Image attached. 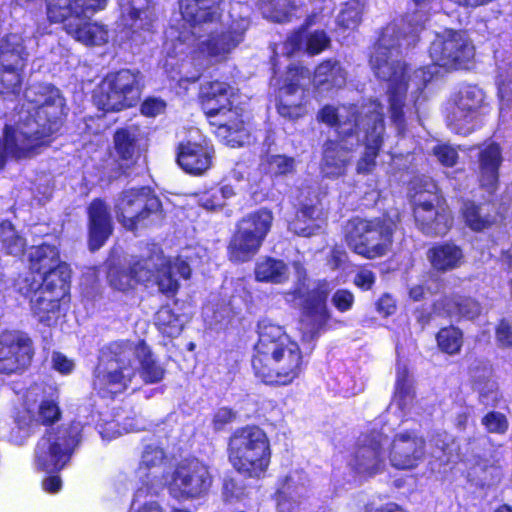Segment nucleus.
<instances>
[{"label": "nucleus", "mask_w": 512, "mask_h": 512, "mask_svg": "<svg viewBox=\"0 0 512 512\" xmlns=\"http://www.w3.org/2000/svg\"><path fill=\"white\" fill-rule=\"evenodd\" d=\"M273 220L274 217L272 211L267 208H261L247 214L238 222V224L264 242L272 227Z\"/></svg>", "instance_id": "43"}, {"label": "nucleus", "mask_w": 512, "mask_h": 512, "mask_svg": "<svg viewBox=\"0 0 512 512\" xmlns=\"http://www.w3.org/2000/svg\"><path fill=\"white\" fill-rule=\"evenodd\" d=\"M481 423L490 433L504 434L509 427L506 416L496 411L487 413Z\"/></svg>", "instance_id": "58"}, {"label": "nucleus", "mask_w": 512, "mask_h": 512, "mask_svg": "<svg viewBox=\"0 0 512 512\" xmlns=\"http://www.w3.org/2000/svg\"><path fill=\"white\" fill-rule=\"evenodd\" d=\"M484 100L483 91L476 86L462 88L449 104L447 121L450 129L468 135L478 125L479 109Z\"/></svg>", "instance_id": "20"}, {"label": "nucleus", "mask_w": 512, "mask_h": 512, "mask_svg": "<svg viewBox=\"0 0 512 512\" xmlns=\"http://www.w3.org/2000/svg\"><path fill=\"white\" fill-rule=\"evenodd\" d=\"M228 447L229 460L241 474L259 477L270 464L269 439L258 426H245L235 430Z\"/></svg>", "instance_id": "7"}, {"label": "nucleus", "mask_w": 512, "mask_h": 512, "mask_svg": "<svg viewBox=\"0 0 512 512\" xmlns=\"http://www.w3.org/2000/svg\"><path fill=\"white\" fill-rule=\"evenodd\" d=\"M237 413L228 407L219 408L212 419V426L215 431H221L228 424L235 421Z\"/></svg>", "instance_id": "64"}, {"label": "nucleus", "mask_w": 512, "mask_h": 512, "mask_svg": "<svg viewBox=\"0 0 512 512\" xmlns=\"http://www.w3.org/2000/svg\"><path fill=\"white\" fill-rule=\"evenodd\" d=\"M365 1H347L337 16V24L345 29H355L361 21Z\"/></svg>", "instance_id": "51"}, {"label": "nucleus", "mask_w": 512, "mask_h": 512, "mask_svg": "<svg viewBox=\"0 0 512 512\" xmlns=\"http://www.w3.org/2000/svg\"><path fill=\"white\" fill-rule=\"evenodd\" d=\"M262 165L274 176L288 175L295 171V159L286 155H267Z\"/></svg>", "instance_id": "55"}, {"label": "nucleus", "mask_w": 512, "mask_h": 512, "mask_svg": "<svg viewBox=\"0 0 512 512\" xmlns=\"http://www.w3.org/2000/svg\"><path fill=\"white\" fill-rule=\"evenodd\" d=\"M82 429L80 422H73L68 426L48 430L36 444L35 468L47 473L62 470L80 442Z\"/></svg>", "instance_id": "9"}, {"label": "nucleus", "mask_w": 512, "mask_h": 512, "mask_svg": "<svg viewBox=\"0 0 512 512\" xmlns=\"http://www.w3.org/2000/svg\"><path fill=\"white\" fill-rule=\"evenodd\" d=\"M61 410L57 397L48 395L42 385H31L23 394L22 406L14 415V426L9 432L11 443L21 446L40 425H51L59 421Z\"/></svg>", "instance_id": "6"}, {"label": "nucleus", "mask_w": 512, "mask_h": 512, "mask_svg": "<svg viewBox=\"0 0 512 512\" xmlns=\"http://www.w3.org/2000/svg\"><path fill=\"white\" fill-rule=\"evenodd\" d=\"M309 70L302 67L290 68L286 83L279 90L277 110L280 116L289 120H295L305 115L303 105L304 92L301 89L305 85L304 80H309Z\"/></svg>", "instance_id": "24"}, {"label": "nucleus", "mask_w": 512, "mask_h": 512, "mask_svg": "<svg viewBox=\"0 0 512 512\" xmlns=\"http://www.w3.org/2000/svg\"><path fill=\"white\" fill-rule=\"evenodd\" d=\"M330 39L324 31L316 30L311 33L298 31L293 33L281 45L275 46L273 49L272 64L276 69L277 58L279 56L290 57L296 51L305 47V51L311 55L318 54L328 47Z\"/></svg>", "instance_id": "27"}, {"label": "nucleus", "mask_w": 512, "mask_h": 512, "mask_svg": "<svg viewBox=\"0 0 512 512\" xmlns=\"http://www.w3.org/2000/svg\"><path fill=\"white\" fill-rule=\"evenodd\" d=\"M153 21V13L149 9H137L132 6L122 12L123 25L131 30L132 35L150 32Z\"/></svg>", "instance_id": "45"}, {"label": "nucleus", "mask_w": 512, "mask_h": 512, "mask_svg": "<svg viewBox=\"0 0 512 512\" xmlns=\"http://www.w3.org/2000/svg\"><path fill=\"white\" fill-rule=\"evenodd\" d=\"M469 372L473 386L493 378L491 366L483 361L475 360L470 365Z\"/></svg>", "instance_id": "61"}, {"label": "nucleus", "mask_w": 512, "mask_h": 512, "mask_svg": "<svg viewBox=\"0 0 512 512\" xmlns=\"http://www.w3.org/2000/svg\"><path fill=\"white\" fill-rule=\"evenodd\" d=\"M252 367L264 383L288 385L303 371L302 352L282 326L264 319L258 324Z\"/></svg>", "instance_id": "4"}, {"label": "nucleus", "mask_w": 512, "mask_h": 512, "mask_svg": "<svg viewBox=\"0 0 512 512\" xmlns=\"http://www.w3.org/2000/svg\"><path fill=\"white\" fill-rule=\"evenodd\" d=\"M27 53L22 36L7 35L0 43V68L22 69Z\"/></svg>", "instance_id": "39"}, {"label": "nucleus", "mask_w": 512, "mask_h": 512, "mask_svg": "<svg viewBox=\"0 0 512 512\" xmlns=\"http://www.w3.org/2000/svg\"><path fill=\"white\" fill-rule=\"evenodd\" d=\"M394 227L387 219L353 218L345 226L346 242L355 253L373 259L386 253Z\"/></svg>", "instance_id": "12"}, {"label": "nucleus", "mask_w": 512, "mask_h": 512, "mask_svg": "<svg viewBox=\"0 0 512 512\" xmlns=\"http://www.w3.org/2000/svg\"><path fill=\"white\" fill-rule=\"evenodd\" d=\"M230 87L219 81L207 82L201 86V104L211 124L218 127V133L225 137L240 132L244 123L236 110L231 109Z\"/></svg>", "instance_id": "14"}, {"label": "nucleus", "mask_w": 512, "mask_h": 512, "mask_svg": "<svg viewBox=\"0 0 512 512\" xmlns=\"http://www.w3.org/2000/svg\"><path fill=\"white\" fill-rule=\"evenodd\" d=\"M33 349L31 340L19 331L0 334V372L14 373L31 362Z\"/></svg>", "instance_id": "23"}, {"label": "nucleus", "mask_w": 512, "mask_h": 512, "mask_svg": "<svg viewBox=\"0 0 512 512\" xmlns=\"http://www.w3.org/2000/svg\"><path fill=\"white\" fill-rule=\"evenodd\" d=\"M151 261L154 266H157L153 278H155L159 291L163 294L173 296L178 291L179 282L176 274L184 279L190 277V266L182 259L177 258L171 261L162 253H157Z\"/></svg>", "instance_id": "28"}, {"label": "nucleus", "mask_w": 512, "mask_h": 512, "mask_svg": "<svg viewBox=\"0 0 512 512\" xmlns=\"http://www.w3.org/2000/svg\"><path fill=\"white\" fill-rule=\"evenodd\" d=\"M310 480L302 470H294L279 481L275 493L278 512H295L294 503L308 495Z\"/></svg>", "instance_id": "29"}, {"label": "nucleus", "mask_w": 512, "mask_h": 512, "mask_svg": "<svg viewBox=\"0 0 512 512\" xmlns=\"http://www.w3.org/2000/svg\"><path fill=\"white\" fill-rule=\"evenodd\" d=\"M0 242L6 254L21 256L26 248V240L7 221L0 224Z\"/></svg>", "instance_id": "46"}, {"label": "nucleus", "mask_w": 512, "mask_h": 512, "mask_svg": "<svg viewBox=\"0 0 512 512\" xmlns=\"http://www.w3.org/2000/svg\"><path fill=\"white\" fill-rule=\"evenodd\" d=\"M371 103L378 102L371 100L360 107L350 105L335 108L326 105L319 111L317 117L321 122L336 127L340 139L353 138L356 137L354 133L369 120V117L366 116L367 109L363 110V108L368 107Z\"/></svg>", "instance_id": "25"}, {"label": "nucleus", "mask_w": 512, "mask_h": 512, "mask_svg": "<svg viewBox=\"0 0 512 512\" xmlns=\"http://www.w3.org/2000/svg\"><path fill=\"white\" fill-rule=\"evenodd\" d=\"M112 232L108 208L101 200H94L89 206V246L99 249Z\"/></svg>", "instance_id": "35"}, {"label": "nucleus", "mask_w": 512, "mask_h": 512, "mask_svg": "<svg viewBox=\"0 0 512 512\" xmlns=\"http://www.w3.org/2000/svg\"><path fill=\"white\" fill-rule=\"evenodd\" d=\"M33 293L31 298V309L39 322L47 326L52 325L58 318L59 297L64 295L59 288H47L42 286L39 289L31 291L27 296Z\"/></svg>", "instance_id": "33"}, {"label": "nucleus", "mask_w": 512, "mask_h": 512, "mask_svg": "<svg viewBox=\"0 0 512 512\" xmlns=\"http://www.w3.org/2000/svg\"><path fill=\"white\" fill-rule=\"evenodd\" d=\"M427 257L432 267L439 272H447L459 268L464 263L461 247L452 242L434 245L428 250Z\"/></svg>", "instance_id": "36"}, {"label": "nucleus", "mask_w": 512, "mask_h": 512, "mask_svg": "<svg viewBox=\"0 0 512 512\" xmlns=\"http://www.w3.org/2000/svg\"><path fill=\"white\" fill-rule=\"evenodd\" d=\"M141 95V76L122 69L109 73L94 93V102L103 111H121L134 106Z\"/></svg>", "instance_id": "13"}, {"label": "nucleus", "mask_w": 512, "mask_h": 512, "mask_svg": "<svg viewBox=\"0 0 512 512\" xmlns=\"http://www.w3.org/2000/svg\"><path fill=\"white\" fill-rule=\"evenodd\" d=\"M388 459L396 469H413L425 456V440L414 431L396 433L392 440L388 439Z\"/></svg>", "instance_id": "22"}, {"label": "nucleus", "mask_w": 512, "mask_h": 512, "mask_svg": "<svg viewBox=\"0 0 512 512\" xmlns=\"http://www.w3.org/2000/svg\"><path fill=\"white\" fill-rule=\"evenodd\" d=\"M469 372L473 386L493 378L491 366L483 361L475 360L470 365Z\"/></svg>", "instance_id": "60"}, {"label": "nucleus", "mask_w": 512, "mask_h": 512, "mask_svg": "<svg viewBox=\"0 0 512 512\" xmlns=\"http://www.w3.org/2000/svg\"><path fill=\"white\" fill-rule=\"evenodd\" d=\"M429 55L437 66L458 69L473 58L474 47L464 32L447 29L435 36Z\"/></svg>", "instance_id": "17"}, {"label": "nucleus", "mask_w": 512, "mask_h": 512, "mask_svg": "<svg viewBox=\"0 0 512 512\" xmlns=\"http://www.w3.org/2000/svg\"><path fill=\"white\" fill-rule=\"evenodd\" d=\"M31 278L25 277L17 283L20 293L28 295L31 291L45 286L66 291L70 279V269L60 262L59 252L55 246L43 244L33 247L29 253Z\"/></svg>", "instance_id": "10"}, {"label": "nucleus", "mask_w": 512, "mask_h": 512, "mask_svg": "<svg viewBox=\"0 0 512 512\" xmlns=\"http://www.w3.org/2000/svg\"><path fill=\"white\" fill-rule=\"evenodd\" d=\"M260 7L263 16L274 22L288 20L294 9L293 0H261Z\"/></svg>", "instance_id": "50"}, {"label": "nucleus", "mask_w": 512, "mask_h": 512, "mask_svg": "<svg viewBox=\"0 0 512 512\" xmlns=\"http://www.w3.org/2000/svg\"><path fill=\"white\" fill-rule=\"evenodd\" d=\"M414 217L418 228L426 235H445L452 226V216L445 201L438 195L433 182L413 197Z\"/></svg>", "instance_id": "15"}, {"label": "nucleus", "mask_w": 512, "mask_h": 512, "mask_svg": "<svg viewBox=\"0 0 512 512\" xmlns=\"http://www.w3.org/2000/svg\"><path fill=\"white\" fill-rule=\"evenodd\" d=\"M434 308L439 313L443 312L452 317L468 319L475 318L481 312V307L475 300L462 296L445 297L438 301Z\"/></svg>", "instance_id": "42"}, {"label": "nucleus", "mask_w": 512, "mask_h": 512, "mask_svg": "<svg viewBox=\"0 0 512 512\" xmlns=\"http://www.w3.org/2000/svg\"><path fill=\"white\" fill-rule=\"evenodd\" d=\"M158 252H154L148 258H137L133 257L130 261V270L134 275L137 283H144L150 281L157 269V266L153 265L152 258Z\"/></svg>", "instance_id": "56"}, {"label": "nucleus", "mask_w": 512, "mask_h": 512, "mask_svg": "<svg viewBox=\"0 0 512 512\" xmlns=\"http://www.w3.org/2000/svg\"><path fill=\"white\" fill-rule=\"evenodd\" d=\"M153 494L151 491H147L144 487L138 488L135 493L134 500L132 502V512H162L158 503L154 501H149L144 504H140L141 499L144 498L147 494Z\"/></svg>", "instance_id": "62"}, {"label": "nucleus", "mask_w": 512, "mask_h": 512, "mask_svg": "<svg viewBox=\"0 0 512 512\" xmlns=\"http://www.w3.org/2000/svg\"><path fill=\"white\" fill-rule=\"evenodd\" d=\"M317 209L313 205H304L297 212L296 219L290 223V230L295 234L309 237L315 233L319 227L314 224V215Z\"/></svg>", "instance_id": "49"}, {"label": "nucleus", "mask_w": 512, "mask_h": 512, "mask_svg": "<svg viewBox=\"0 0 512 512\" xmlns=\"http://www.w3.org/2000/svg\"><path fill=\"white\" fill-rule=\"evenodd\" d=\"M212 157L213 149L206 140L188 141L180 144L177 161L186 172L202 174L211 166Z\"/></svg>", "instance_id": "31"}, {"label": "nucleus", "mask_w": 512, "mask_h": 512, "mask_svg": "<svg viewBox=\"0 0 512 512\" xmlns=\"http://www.w3.org/2000/svg\"><path fill=\"white\" fill-rule=\"evenodd\" d=\"M108 279L115 289L124 291L133 287L137 281L129 269L112 268L108 273Z\"/></svg>", "instance_id": "57"}, {"label": "nucleus", "mask_w": 512, "mask_h": 512, "mask_svg": "<svg viewBox=\"0 0 512 512\" xmlns=\"http://www.w3.org/2000/svg\"><path fill=\"white\" fill-rule=\"evenodd\" d=\"M293 266L299 283L293 290L284 293V299L291 306L304 311L301 329L304 338L312 340L319 335L329 318L326 306L328 289L320 286L315 290H309L302 281L304 268L299 262H294Z\"/></svg>", "instance_id": "11"}, {"label": "nucleus", "mask_w": 512, "mask_h": 512, "mask_svg": "<svg viewBox=\"0 0 512 512\" xmlns=\"http://www.w3.org/2000/svg\"><path fill=\"white\" fill-rule=\"evenodd\" d=\"M47 14L53 22L66 21L65 30L84 45H102L108 41L107 29L88 19L104 9L108 0H46Z\"/></svg>", "instance_id": "5"}, {"label": "nucleus", "mask_w": 512, "mask_h": 512, "mask_svg": "<svg viewBox=\"0 0 512 512\" xmlns=\"http://www.w3.org/2000/svg\"><path fill=\"white\" fill-rule=\"evenodd\" d=\"M498 95L502 102L500 115L503 116L504 102L512 103V61L498 65L497 75Z\"/></svg>", "instance_id": "52"}, {"label": "nucleus", "mask_w": 512, "mask_h": 512, "mask_svg": "<svg viewBox=\"0 0 512 512\" xmlns=\"http://www.w3.org/2000/svg\"><path fill=\"white\" fill-rule=\"evenodd\" d=\"M473 388L478 392L480 401L483 404L489 405L497 401L498 384L493 378L481 382L473 386Z\"/></svg>", "instance_id": "59"}, {"label": "nucleus", "mask_w": 512, "mask_h": 512, "mask_svg": "<svg viewBox=\"0 0 512 512\" xmlns=\"http://www.w3.org/2000/svg\"><path fill=\"white\" fill-rule=\"evenodd\" d=\"M65 104L59 89L46 83L27 87L15 127L6 126L4 149L6 155L22 158L51 142V136L59 131Z\"/></svg>", "instance_id": "2"}, {"label": "nucleus", "mask_w": 512, "mask_h": 512, "mask_svg": "<svg viewBox=\"0 0 512 512\" xmlns=\"http://www.w3.org/2000/svg\"><path fill=\"white\" fill-rule=\"evenodd\" d=\"M465 224L473 231L479 232L488 229L496 222V214L490 204H476L466 201L461 208Z\"/></svg>", "instance_id": "40"}, {"label": "nucleus", "mask_w": 512, "mask_h": 512, "mask_svg": "<svg viewBox=\"0 0 512 512\" xmlns=\"http://www.w3.org/2000/svg\"><path fill=\"white\" fill-rule=\"evenodd\" d=\"M94 371L93 388L102 396L123 392L132 383L137 368L132 360L135 353L133 341H116L108 346Z\"/></svg>", "instance_id": "8"}, {"label": "nucleus", "mask_w": 512, "mask_h": 512, "mask_svg": "<svg viewBox=\"0 0 512 512\" xmlns=\"http://www.w3.org/2000/svg\"><path fill=\"white\" fill-rule=\"evenodd\" d=\"M437 343L443 352L456 354L463 344L462 332L456 327L443 328L437 334Z\"/></svg>", "instance_id": "53"}, {"label": "nucleus", "mask_w": 512, "mask_h": 512, "mask_svg": "<svg viewBox=\"0 0 512 512\" xmlns=\"http://www.w3.org/2000/svg\"><path fill=\"white\" fill-rule=\"evenodd\" d=\"M21 69L0 68V96L4 99L17 96L21 85Z\"/></svg>", "instance_id": "54"}, {"label": "nucleus", "mask_w": 512, "mask_h": 512, "mask_svg": "<svg viewBox=\"0 0 512 512\" xmlns=\"http://www.w3.org/2000/svg\"><path fill=\"white\" fill-rule=\"evenodd\" d=\"M389 411H399L403 417L420 413L408 369L405 365L398 364L397 366L395 392L389 405Z\"/></svg>", "instance_id": "32"}, {"label": "nucleus", "mask_w": 512, "mask_h": 512, "mask_svg": "<svg viewBox=\"0 0 512 512\" xmlns=\"http://www.w3.org/2000/svg\"><path fill=\"white\" fill-rule=\"evenodd\" d=\"M165 461L163 449L157 445H147L141 456L137 475L147 491L158 493L164 486L160 477V468Z\"/></svg>", "instance_id": "30"}, {"label": "nucleus", "mask_w": 512, "mask_h": 512, "mask_svg": "<svg viewBox=\"0 0 512 512\" xmlns=\"http://www.w3.org/2000/svg\"><path fill=\"white\" fill-rule=\"evenodd\" d=\"M360 137L329 140L324 144L321 173L328 178L343 176L351 161L350 151L358 146Z\"/></svg>", "instance_id": "26"}, {"label": "nucleus", "mask_w": 512, "mask_h": 512, "mask_svg": "<svg viewBox=\"0 0 512 512\" xmlns=\"http://www.w3.org/2000/svg\"><path fill=\"white\" fill-rule=\"evenodd\" d=\"M170 495L179 500L195 499L206 494L212 485V476L206 464L198 459L178 463L170 480L166 481Z\"/></svg>", "instance_id": "16"}, {"label": "nucleus", "mask_w": 512, "mask_h": 512, "mask_svg": "<svg viewBox=\"0 0 512 512\" xmlns=\"http://www.w3.org/2000/svg\"><path fill=\"white\" fill-rule=\"evenodd\" d=\"M262 244L258 237L237 224V229L228 246L229 258L234 262L249 261L258 253Z\"/></svg>", "instance_id": "37"}, {"label": "nucleus", "mask_w": 512, "mask_h": 512, "mask_svg": "<svg viewBox=\"0 0 512 512\" xmlns=\"http://www.w3.org/2000/svg\"><path fill=\"white\" fill-rule=\"evenodd\" d=\"M433 154L442 165L447 167L455 165L458 159L456 149L446 144L435 146L433 148Z\"/></svg>", "instance_id": "63"}, {"label": "nucleus", "mask_w": 512, "mask_h": 512, "mask_svg": "<svg viewBox=\"0 0 512 512\" xmlns=\"http://www.w3.org/2000/svg\"><path fill=\"white\" fill-rule=\"evenodd\" d=\"M221 0H181L180 11L183 19L193 28L206 26L207 35L198 39L193 53L195 73L186 76L196 81L201 72L209 66L226 61L231 53L244 41L245 33L250 26L244 7L237 4L229 13V20L221 22L220 29L214 27L221 20Z\"/></svg>", "instance_id": "1"}, {"label": "nucleus", "mask_w": 512, "mask_h": 512, "mask_svg": "<svg viewBox=\"0 0 512 512\" xmlns=\"http://www.w3.org/2000/svg\"><path fill=\"white\" fill-rule=\"evenodd\" d=\"M137 130L133 127L118 129L114 134V147L123 160H130L136 152Z\"/></svg>", "instance_id": "48"}, {"label": "nucleus", "mask_w": 512, "mask_h": 512, "mask_svg": "<svg viewBox=\"0 0 512 512\" xmlns=\"http://www.w3.org/2000/svg\"><path fill=\"white\" fill-rule=\"evenodd\" d=\"M135 348L133 365L140 367V378L147 384L160 382L165 374L164 368L153 358L150 349L144 341L133 342Z\"/></svg>", "instance_id": "38"}, {"label": "nucleus", "mask_w": 512, "mask_h": 512, "mask_svg": "<svg viewBox=\"0 0 512 512\" xmlns=\"http://www.w3.org/2000/svg\"><path fill=\"white\" fill-rule=\"evenodd\" d=\"M155 325L162 334L168 337L178 336L183 328L182 320L170 306H163L157 311Z\"/></svg>", "instance_id": "47"}, {"label": "nucleus", "mask_w": 512, "mask_h": 512, "mask_svg": "<svg viewBox=\"0 0 512 512\" xmlns=\"http://www.w3.org/2000/svg\"><path fill=\"white\" fill-rule=\"evenodd\" d=\"M160 208V200L147 187L125 190L115 205L118 221L128 230L136 229Z\"/></svg>", "instance_id": "19"}, {"label": "nucleus", "mask_w": 512, "mask_h": 512, "mask_svg": "<svg viewBox=\"0 0 512 512\" xmlns=\"http://www.w3.org/2000/svg\"><path fill=\"white\" fill-rule=\"evenodd\" d=\"M419 27L412 29L409 35L399 36L395 24L386 26L370 57V66L374 74L381 80L389 82L388 102L390 118L399 133L405 127L406 108L405 97L408 82H413L417 90L422 89L433 77V72L420 68L414 71L413 76L408 75L405 64L399 59L402 47H410L417 42Z\"/></svg>", "instance_id": "3"}, {"label": "nucleus", "mask_w": 512, "mask_h": 512, "mask_svg": "<svg viewBox=\"0 0 512 512\" xmlns=\"http://www.w3.org/2000/svg\"><path fill=\"white\" fill-rule=\"evenodd\" d=\"M388 436L382 431L372 429L362 433L350 460V466L364 476L381 473L386 466Z\"/></svg>", "instance_id": "18"}, {"label": "nucleus", "mask_w": 512, "mask_h": 512, "mask_svg": "<svg viewBox=\"0 0 512 512\" xmlns=\"http://www.w3.org/2000/svg\"><path fill=\"white\" fill-rule=\"evenodd\" d=\"M254 274L259 282L282 284L289 279V268L283 260L264 257L257 261Z\"/></svg>", "instance_id": "41"}, {"label": "nucleus", "mask_w": 512, "mask_h": 512, "mask_svg": "<svg viewBox=\"0 0 512 512\" xmlns=\"http://www.w3.org/2000/svg\"><path fill=\"white\" fill-rule=\"evenodd\" d=\"M346 72L337 61H324L315 70L313 82L317 87L329 84L341 87L345 84Z\"/></svg>", "instance_id": "44"}, {"label": "nucleus", "mask_w": 512, "mask_h": 512, "mask_svg": "<svg viewBox=\"0 0 512 512\" xmlns=\"http://www.w3.org/2000/svg\"><path fill=\"white\" fill-rule=\"evenodd\" d=\"M479 182L483 189L493 194L498 186V170L502 163L499 145L490 143L479 152Z\"/></svg>", "instance_id": "34"}, {"label": "nucleus", "mask_w": 512, "mask_h": 512, "mask_svg": "<svg viewBox=\"0 0 512 512\" xmlns=\"http://www.w3.org/2000/svg\"><path fill=\"white\" fill-rule=\"evenodd\" d=\"M369 120L357 130L354 135H359L360 142L365 145L364 155L357 164L359 173H368L375 166V159L383 142L384 121L382 106L380 103H371L366 110Z\"/></svg>", "instance_id": "21"}]
</instances>
